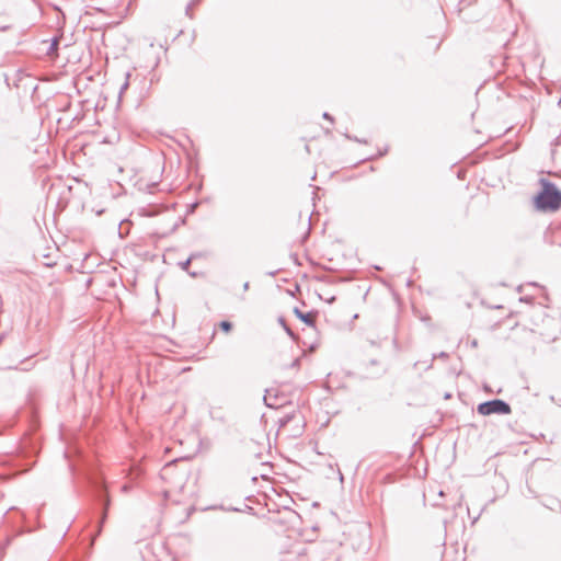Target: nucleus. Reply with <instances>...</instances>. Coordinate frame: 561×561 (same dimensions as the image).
<instances>
[{"mask_svg": "<svg viewBox=\"0 0 561 561\" xmlns=\"http://www.w3.org/2000/svg\"><path fill=\"white\" fill-rule=\"evenodd\" d=\"M541 191L535 197V206L541 211H557L561 208V191L547 179H540Z\"/></svg>", "mask_w": 561, "mask_h": 561, "instance_id": "obj_1", "label": "nucleus"}, {"mask_svg": "<svg viewBox=\"0 0 561 561\" xmlns=\"http://www.w3.org/2000/svg\"><path fill=\"white\" fill-rule=\"evenodd\" d=\"M478 413L482 415H491V414H510L511 407L505 401L500 399H494L491 401H486L480 403L477 408Z\"/></svg>", "mask_w": 561, "mask_h": 561, "instance_id": "obj_2", "label": "nucleus"}, {"mask_svg": "<svg viewBox=\"0 0 561 561\" xmlns=\"http://www.w3.org/2000/svg\"><path fill=\"white\" fill-rule=\"evenodd\" d=\"M263 399L266 407L272 409H278L285 403V397L280 396L278 390L275 388L266 389Z\"/></svg>", "mask_w": 561, "mask_h": 561, "instance_id": "obj_3", "label": "nucleus"}, {"mask_svg": "<svg viewBox=\"0 0 561 561\" xmlns=\"http://www.w3.org/2000/svg\"><path fill=\"white\" fill-rule=\"evenodd\" d=\"M294 312L306 324L313 325V316L311 313H304L298 308H295Z\"/></svg>", "mask_w": 561, "mask_h": 561, "instance_id": "obj_4", "label": "nucleus"}, {"mask_svg": "<svg viewBox=\"0 0 561 561\" xmlns=\"http://www.w3.org/2000/svg\"><path fill=\"white\" fill-rule=\"evenodd\" d=\"M110 505V500L106 499L105 502H104V511H103V515L101 517V520H100V527H99V533L101 531V527L102 525L104 524L105 519H106V514H107V507Z\"/></svg>", "mask_w": 561, "mask_h": 561, "instance_id": "obj_5", "label": "nucleus"}, {"mask_svg": "<svg viewBox=\"0 0 561 561\" xmlns=\"http://www.w3.org/2000/svg\"><path fill=\"white\" fill-rule=\"evenodd\" d=\"M129 77H130V73H129V72H126L125 81H124V83L122 84L121 90H119V96L123 94V92H124L125 90H127V88H128V85H129V81H128Z\"/></svg>", "mask_w": 561, "mask_h": 561, "instance_id": "obj_6", "label": "nucleus"}, {"mask_svg": "<svg viewBox=\"0 0 561 561\" xmlns=\"http://www.w3.org/2000/svg\"><path fill=\"white\" fill-rule=\"evenodd\" d=\"M219 325L225 332H229L232 329V324L229 321H221Z\"/></svg>", "mask_w": 561, "mask_h": 561, "instance_id": "obj_7", "label": "nucleus"}, {"mask_svg": "<svg viewBox=\"0 0 561 561\" xmlns=\"http://www.w3.org/2000/svg\"><path fill=\"white\" fill-rule=\"evenodd\" d=\"M193 256L188 257L186 261L180 263V266L183 271H187L188 270V266L191 264V261H192Z\"/></svg>", "mask_w": 561, "mask_h": 561, "instance_id": "obj_8", "label": "nucleus"}, {"mask_svg": "<svg viewBox=\"0 0 561 561\" xmlns=\"http://www.w3.org/2000/svg\"><path fill=\"white\" fill-rule=\"evenodd\" d=\"M437 357H439V358H448V354H447V353H445V352H442V353H439V354L437 355ZM434 358H436V355H434Z\"/></svg>", "mask_w": 561, "mask_h": 561, "instance_id": "obj_9", "label": "nucleus"}, {"mask_svg": "<svg viewBox=\"0 0 561 561\" xmlns=\"http://www.w3.org/2000/svg\"><path fill=\"white\" fill-rule=\"evenodd\" d=\"M198 1H199V0H195V1H193L192 3H190V4L187 5V8H186V12H188V11L192 9V7H193L196 2H198Z\"/></svg>", "mask_w": 561, "mask_h": 561, "instance_id": "obj_10", "label": "nucleus"}, {"mask_svg": "<svg viewBox=\"0 0 561 561\" xmlns=\"http://www.w3.org/2000/svg\"><path fill=\"white\" fill-rule=\"evenodd\" d=\"M57 45H58L57 39H54V42H53V44H51V47H50V50L56 49Z\"/></svg>", "mask_w": 561, "mask_h": 561, "instance_id": "obj_11", "label": "nucleus"}, {"mask_svg": "<svg viewBox=\"0 0 561 561\" xmlns=\"http://www.w3.org/2000/svg\"><path fill=\"white\" fill-rule=\"evenodd\" d=\"M285 331L287 332L288 335L294 336L293 331L288 327L285 328Z\"/></svg>", "mask_w": 561, "mask_h": 561, "instance_id": "obj_12", "label": "nucleus"}, {"mask_svg": "<svg viewBox=\"0 0 561 561\" xmlns=\"http://www.w3.org/2000/svg\"><path fill=\"white\" fill-rule=\"evenodd\" d=\"M279 323L280 325H283L284 329L287 327L283 318H279Z\"/></svg>", "mask_w": 561, "mask_h": 561, "instance_id": "obj_13", "label": "nucleus"}, {"mask_svg": "<svg viewBox=\"0 0 561 561\" xmlns=\"http://www.w3.org/2000/svg\"><path fill=\"white\" fill-rule=\"evenodd\" d=\"M279 323L280 325H283L284 329L287 327L283 318H279Z\"/></svg>", "mask_w": 561, "mask_h": 561, "instance_id": "obj_14", "label": "nucleus"}, {"mask_svg": "<svg viewBox=\"0 0 561 561\" xmlns=\"http://www.w3.org/2000/svg\"><path fill=\"white\" fill-rule=\"evenodd\" d=\"M323 117H324L325 119H330V121H332V117H331L328 113H324V114H323Z\"/></svg>", "mask_w": 561, "mask_h": 561, "instance_id": "obj_15", "label": "nucleus"}, {"mask_svg": "<svg viewBox=\"0 0 561 561\" xmlns=\"http://www.w3.org/2000/svg\"><path fill=\"white\" fill-rule=\"evenodd\" d=\"M243 289H244V290H248V289H249V283H248V282H245V283L243 284Z\"/></svg>", "mask_w": 561, "mask_h": 561, "instance_id": "obj_16", "label": "nucleus"}]
</instances>
